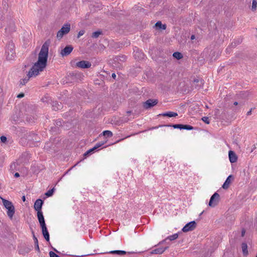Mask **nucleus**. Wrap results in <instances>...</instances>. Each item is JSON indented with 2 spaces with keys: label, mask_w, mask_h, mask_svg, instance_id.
Instances as JSON below:
<instances>
[{
  "label": "nucleus",
  "mask_w": 257,
  "mask_h": 257,
  "mask_svg": "<svg viewBox=\"0 0 257 257\" xmlns=\"http://www.w3.org/2000/svg\"><path fill=\"white\" fill-rule=\"evenodd\" d=\"M91 64L87 61L82 60L76 63V66L80 68H88L90 67Z\"/></svg>",
  "instance_id": "obj_9"
},
{
  "label": "nucleus",
  "mask_w": 257,
  "mask_h": 257,
  "mask_svg": "<svg viewBox=\"0 0 257 257\" xmlns=\"http://www.w3.org/2000/svg\"><path fill=\"white\" fill-rule=\"evenodd\" d=\"M123 139H121V140H123ZM120 141H121V140H119L118 142H119Z\"/></svg>",
  "instance_id": "obj_51"
},
{
  "label": "nucleus",
  "mask_w": 257,
  "mask_h": 257,
  "mask_svg": "<svg viewBox=\"0 0 257 257\" xmlns=\"http://www.w3.org/2000/svg\"><path fill=\"white\" fill-rule=\"evenodd\" d=\"M104 136H107V137H111L113 135L112 133L110 131H104L103 132Z\"/></svg>",
  "instance_id": "obj_31"
},
{
  "label": "nucleus",
  "mask_w": 257,
  "mask_h": 257,
  "mask_svg": "<svg viewBox=\"0 0 257 257\" xmlns=\"http://www.w3.org/2000/svg\"><path fill=\"white\" fill-rule=\"evenodd\" d=\"M160 115L163 116H168V117H175L178 115L177 113L172 112V111H168L165 113H163L162 114H161Z\"/></svg>",
  "instance_id": "obj_21"
},
{
  "label": "nucleus",
  "mask_w": 257,
  "mask_h": 257,
  "mask_svg": "<svg viewBox=\"0 0 257 257\" xmlns=\"http://www.w3.org/2000/svg\"><path fill=\"white\" fill-rule=\"evenodd\" d=\"M80 74L74 73H70L67 76V80L70 82H75L78 80Z\"/></svg>",
  "instance_id": "obj_11"
},
{
  "label": "nucleus",
  "mask_w": 257,
  "mask_h": 257,
  "mask_svg": "<svg viewBox=\"0 0 257 257\" xmlns=\"http://www.w3.org/2000/svg\"><path fill=\"white\" fill-rule=\"evenodd\" d=\"M195 38V35H193L191 36V40H194V39Z\"/></svg>",
  "instance_id": "obj_46"
},
{
  "label": "nucleus",
  "mask_w": 257,
  "mask_h": 257,
  "mask_svg": "<svg viewBox=\"0 0 257 257\" xmlns=\"http://www.w3.org/2000/svg\"><path fill=\"white\" fill-rule=\"evenodd\" d=\"M23 97H24V94L23 93H21L17 95V97L19 98H21Z\"/></svg>",
  "instance_id": "obj_39"
},
{
  "label": "nucleus",
  "mask_w": 257,
  "mask_h": 257,
  "mask_svg": "<svg viewBox=\"0 0 257 257\" xmlns=\"http://www.w3.org/2000/svg\"><path fill=\"white\" fill-rule=\"evenodd\" d=\"M163 125H159L158 126H156L154 127V128H157L159 127L163 126ZM165 126H171L174 127V128H179L180 130L184 129L187 130H192L193 129V127L190 125H184L181 124H169V125H164Z\"/></svg>",
  "instance_id": "obj_4"
},
{
  "label": "nucleus",
  "mask_w": 257,
  "mask_h": 257,
  "mask_svg": "<svg viewBox=\"0 0 257 257\" xmlns=\"http://www.w3.org/2000/svg\"><path fill=\"white\" fill-rule=\"evenodd\" d=\"M202 120L207 124H209L210 123L209 118L208 117H206V116L203 117L202 118Z\"/></svg>",
  "instance_id": "obj_36"
},
{
  "label": "nucleus",
  "mask_w": 257,
  "mask_h": 257,
  "mask_svg": "<svg viewBox=\"0 0 257 257\" xmlns=\"http://www.w3.org/2000/svg\"><path fill=\"white\" fill-rule=\"evenodd\" d=\"M95 150L94 149V148H92V149H89V150H88L87 151H86L84 154V156L85 157H86V156H88L89 155V154L91 153L92 152H93L94 151H95Z\"/></svg>",
  "instance_id": "obj_35"
},
{
  "label": "nucleus",
  "mask_w": 257,
  "mask_h": 257,
  "mask_svg": "<svg viewBox=\"0 0 257 257\" xmlns=\"http://www.w3.org/2000/svg\"><path fill=\"white\" fill-rule=\"evenodd\" d=\"M203 80L199 78H194L192 82L191 86L195 89L199 90L203 85Z\"/></svg>",
  "instance_id": "obj_6"
},
{
  "label": "nucleus",
  "mask_w": 257,
  "mask_h": 257,
  "mask_svg": "<svg viewBox=\"0 0 257 257\" xmlns=\"http://www.w3.org/2000/svg\"><path fill=\"white\" fill-rule=\"evenodd\" d=\"M67 33L64 32V31H63L62 30H60L58 32H57V37L58 39H61L63 36L65 34H67Z\"/></svg>",
  "instance_id": "obj_27"
},
{
  "label": "nucleus",
  "mask_w": 257,
  "mask_h": 257,
  "mask_svg": "<svg viewBox=\"0 0 257 257\" xmlns=\"http://www.w3.org/2000/svg\"><path fill=\"white\" fill-rule=\"evenodd\" d=\"M256 31H257V29H256Z\"/></svg>",
  "instance_id": "obj_54"
},
{
  "label": "nucleus",
  "mask_w": 257,
  "mask_h": 257,
  "mask_svg": "<svg viewBox=\"0 0 257 257\" xmlns=\"http://www.w3.org/2000/svg\"><path fill=\"white\" fill-rule=\"evenodd\" d=\"M54 250H55V251H56V252H58V251H57L56 249H54Z\"/></svg>",
  "instance_id": "obj_52"
},
{
  "label": "nucleus",
  "mask_w": 257,
  "mask_h": 257,
  "mask_svg": "<svg viewBox=\"0 0 257 257\" xmlns=\"http://www.w3.org/2000/svg\"><path fill=\"white\" fill-rule=\"evenodd\" d=\"M203 212H202L200 213V215H202V214H203Z\"/></svg>",
  "instance_id": "obj_50"
},
{
  "label": "nucleus",
  "mask_w": 257,
  "mask_h": 257,
  "mask_svg": "<svg viewBox=\"0 0 257 257\" xmlns=\"http://www.w3.org/2000/svg\"><path fill=\"white\" fill-rule=\"evenodd\" d=\"M1 140L2 142L5 143L7 141V138L5 136H3L1 137Z\"/></svg>",
  "instance_id": "obj_37"
},
{
  "label": "nucleus",
  "mask_w": 257,
  "mask_h": 257,
  "mask_svg": "<svg viewBox=\"0 0 257 257\" xmlns=\"http://www.w3.org/2000/svg\"><path fill=\"white\" fill-rule=\"evenodd\" d=\"M158 101L157 99H149L145 102H144L143 107L146 109H149L156 105L158 103Z\"/></svg>",
  "instance_id": "obj_8"
},
{
  "label": "nucleus",
  "mask_w": 257,
  "mask_h": 257,
  "mask_svg": "<svg viewBox=\"0 0 257 257\" xmlns=\"http://www.w3.org/2000/svg\"><path fill=\"white\" fill-rule=\"evenodd\" d=\"M245 233V229L244 228H242L241 230V236L243 237L244 236Z\"/></svg>",
  "instance_id": "obj_41"
},
{
  "label": "nucleus",
  "mask_w": 257,
  "mask_h": 257,
  "mask_svg": "<svg viewBox=\"0 0 257 257\" xmlns=\"http://www.w3.org/2000/svg\"><path fill=\"white\" fill-rule=\"evenodd\" d=\"M4 206L8 210L7 215L10 219H12L15 212V207L12 202L2 198Z\"/></svg>",
  "instance_id": "obj_2"
},
{
  "label": "nucleus",
  "mask_w": 257,
  "mask_h": 257,
  "mask_svg": "<svg viewBox=\"0 0 257 257\" xmlns=\"http://www.w3.org/2000/svg\"><path fill=\"white\" fill-rule=\"evenodd\" d=\"M43 204V201L41 199L36 200L34 204V208L37 211V212H42V207Z\"/></svg>",
  "instance_id": "obj_12"
},
{
  "label": "nucleus",
  "mask_w": 257,
  "mask_h": 257,
  "mask_svg": "<svg viewBox=\"0 0 257 257\" xmlns=\"http://www.w3.org/2000/svg\"><path fill=\"white\" fill-rule=\"evenodd\" d=\"M155 26L159 29L165 30L166 29V25H163L161 21L157 22L155 24Z\"/></svg>",
  "instance_id": "obj_24"
},
{
  "label": "nucleus",
  "mask_w": 257,
  "mask_h": 257,
  "mask_svg": "<svg viewBox=\"0 0 257 257\" xmlns=\"http://www.w3.org/2000/svg\"><path fill=\"white\" fill-rule=\"evenodd\" d=\"M6 53L7 54V59L12 60L14 58L15 51L14 43L12 41H10L6 46Z\"/></svg>",
  "instance_id": "obj_3"
},
{
  "label": "nucleus",
  "mask_w": 257,
  "mask_h": 257,
  "mask_svg": "<svg viewBox=\"0 0 257 257\" xmlns=\"http://www.w3.org/2000/svg\"><path fill=\"white\" fill-rule=\"evenodd\" d=\"M252 110V108H251L247 112V115H249L251 114V111Z\"/></svg>",
  "instance_id": "obj_42"
},
{
  "label": "nucleus",
  "mask_w": 257,
  "mask_h": 257,
  "mask_svg": "<svg viewBox=\"0 0 257 257\" xmlns=\"http://www.w3.org/2000/svg\"><path fill=\"white\" fill-rule=\"evenodd\" d=\"M126 60V56L125 55H118L116 56L114 59L113 61L115 63H117L120 64L121 62H125Z\"/></svg>",
  "instance_id": "obj_13"
},
{
  "label": "nucleus",
  "mask_w": 257,
  "mask_h": 257,
  "mask_svg": "<svg viewBox=\"0 0 257 257\" xmlns=\"http://www.w3.org/2000/svg\"><path fill=\"white\" fill-rule=\"evenodd\" d=\"M61 30H62L64 32L68 34L70 30V24L69 23L64 24L61 28Z\"/></svg>",
  "instance_id": "obj_22"
},
{
  "label": "nucleus",
  "mask_w": 257,
  "mask_h": 257,
  "mask_svg": "<svg viewBox=\"0 0 257 257\" xmlns=\"http://www.w3.org/2000/svg\"><path fill=\"white\" fill-rule=\"evenodd\" d=\"M101 34H102V32L100 31H98L93 32L92 34L91 37L93 38H97Z\"/></svg>",
  "instance_id": "obj_29"
},
{
  "label": "nucleus",
  "mask_w": 257,
  "mask_h": 257,
  "mask_svg": "<svg viewBox=\"0 0 257 257\" xmlns=\"http://www.w3.org/2000/svg\"><path fill=\"white\" fill-rule=\"evenodd\" d=\"M228 156H229V161L231 163H233L237 161V156L236 155L235 153L234 152H233L232 151H230L228 153Z\"/></svg>",
  "instance_id": "obj_15"
},
{
  "label": "nucleus",
  "mask_w": 257,
  "mask_h": 257,
  "mask_svg": "<svg viewBox=\"0 0 257 257\" xmlns=\"http://www.w3.org/2000/svg\"><path fill=\"white\" fill-rule=\"evenodd\" d=\"M127 113H131V111H127Z\"/></svg>",
  "instance_id": "obj_49"
},
{
  "label": "nucleus",
  "mask_w": 257,
  "mask_h": 257,
  "mask_svg": "<svg viewBox=\"0 0 257 257\" xmlns=\"http://www.w3.org/2000/svg\"><path fill=\"white\" fill-rule=\"evenodd\" d=\"M237 104H238V103L237 102H234V105H237Z\"/></svg>",
  "instance_id": "obj_48"
},
{
  "label": "nucleus",
  "mask_w": 257,
  "mask_h": 257,
  "mask_svg": "<svg viewBox=\"0 0 257 257\" xmlns=\"http://www.w3.org/2000/svg\"><path fill=\"white\" fill-rule=\"evenodd\" d=\"M84 34V31H83V30L80 31L78 32L77 37L79 38L80 36H82Z\"/></svg>",
  "instance_id": "obj_38"
},
{
  "label": "nucleus",
  "mask_w": 257,
  "mask_h": 257,
  "mask_svg": "<svg viewBox=\"0 0 257 257\" xmlns=\"http://www.w3.org/2000/svg\"><path fill=\"white\" fill-rule=\"evenodd\" d=\"M255 257H257V254L256 255V256Z\"/></svg>",
  "instance_id": "obj_53"
},
{
  "label": "nucleus",
  "mask_w": 257,
  "mask_h": 257,
  "mask_svg": "<svg viewBox=\"0 0 257 257\" xmlns=\"http://www.w3.org/2000/svg\"><path fill=\"white\" fill-rule=\"evenodd\" d=\"M197 224L195 221H192L187 223L182 228V230L184 232H186L194 230L196 227Z\"/></svg>",
  "instance_id": "obj_7"
},
{
  "label": "nucleus",
  "mask_w": 257,
  "mask_h": 257,
  "mask_svg": "<svg viewBox=\"0 0 257 257\" xmlns=\"http://www.w3.org/2000/svg\"><path fill=\"white\" fill-rule=\"evenodd\" d=\"M31 250V248L30 247H27L26 252H29Z\"/></svg>",
  "instance_id": "obj_44"
},
{
  "label": "nucleus",
  "mask_w": 257,
  "mask_h": 257,
  "mask_svg": "<svg viewBox=\"0 0 257 257\" xmlns=\"http://www.w3.org/2000/svg\"><path fill=\"white\" fill-rule=\"evenodd\" d=\"M111 254H117L118 255H123L126 253V251L124 250H112L109 252Z\"/></svg>",
  "instance_id": "obj_26"
},
{
  "label": "nucleus",
  "mask_w": 257,
  "mask_h": 257,
  "mask_svg": "<svg viewBox=\"0 0 257 257\" xmlns=\"http://www.w3.org/2000/svg\"><path fill=\"white\" fill-rule=\"evenodd\" d=\"M32 233L33 234V238L34 241V244L35 246V249L36 250H37L38 252L40 251V248L39 246V243H38V240L37 238V237L35 236L34 231L32 230Z\"/></svg>",
  "instance_id": "obj_19"
},
{
  "label": "nucleus",
  "mask_w": 257,
  "mask_h": 257,
  "mask_svg": "<svg viewBox=\"0 0 257 257\" xmlns=\"http://www.w3.org/2000/svg\"><path fill=\"white\" fill-rule=\"evenodd\" d=\"M14 176H15V177H19L20 176V174H19V173H17H17H16L15 174Z\"/></svg>",
  "instance_id": "obj_43"
},
{
  "label": "nucleus",
  "mask_w": 257,
  "mask_h": 257,
  "mask_svg": "<svg viewBox=\"0 0 257 257\" xmlns=\"http://www.w3.org/2000/svg\"><path fill=\"white\" fill-rule=\"evenodd\" d=\"M173 56L178 60H180L183 58V55L179 52H174L173 54Z\"/></svg>",
  "instance_id": "obj_25"
},
{
  "label": "nucleus",
  "mask_w": 257,
  "mask_h": 257,
  "mask_svg": "<svg viewBox=\"0 0 257 257\" xmlns=\"http://www.w3.org/2000/svg\"><path fill=\"white\" fill-rule=\"evenodd\" d=\"M105 142H99L98 143H97L95 146L94 147H93L94 149L96 150V149H97L98 148H99V147H101L102 145H103L104 144Z\"/></svg>",
  "instance_id": "obj_33"
},
{
  "label": "nucleus",
  "mask_w": 257,
  "mask_h": 257,
  "mask_svg": "<svg viewBox=\"0 0 257 257\" xmlns=\"http://www.w3.org/2000/svg\"><path fill=\"white\" fill-rule=\"evenodd\" d=\"M41 228H42V233H43V235L45 239L48 241H49V239H50L49 233L47 230L46 225H45L44 226H41Z\"/></svg>",
  "instance_id": "obj_16"
},
{
  "label": "nucleus",
  "mask_w": 257,
  "mask_h": 257,
  "mask_svg": "<svg viewBox=\"0 0 257 257\" xmlns=\"http://www.w3.org/2000/svg\"><path fill=\"white\" fill-rule=\"evenodd\" d=\"M73 50V47L72 45H67L61 50L60 54L63 57L69 55Z\"/></svg>",
  "instance_id": "obj_10"
},
{
  "label": "nucleus",
  "mask_w": 257,
  "mask_h": 257,
  "mask_svg": "<svg viewBox=\"0 0 257 257\" xmlns=\"http://www.w3.org/2000/svg\"><path fill=\"white\" fill-rule=\"evenodd\" d=\"M219 194L217 192L214 193V194L210 198L208 205L210 207H214L218 204L219 201Z\"/></svg>",
  "instance_id": "obj_5"
},
{
  "label": "nucleus",
  "mask_w": 257,
  "mask_h": 257,
  "mask_svg": "<svg viewBox=\"0 0 257 257\" xmlns=\"http://www.w3.org/2000/svg\"><path fill=\"white\" fill-rule=\"evenodd\" d=\"M230 178H232V179H233V177L232 175H229L227 178L225 182L224 183V184H223V185L222 186L223 189H226L229 187V185L231 183Z\"/></svg>",
  "instance_id": "obj_18"
},
{
  "label": "nucleus",
  "mask_w": 257,
  "mask_h": 257,
  "mask_svg": "<svg viewBox=\"0 0 257 257\" xmlns=\"http://www.w3.org/2000/svg\"><path fill=\"white\" fill-rule=\"evenodd\" d=\"M112 77L113 78H114V79H115V77H116V75H115V73H112Z\"/></svg>",
  "instance_id": "obj_45"
},
{
  "label": "nucleus",
  "mask_w": 257,
  "mask_h": 257,
  "mask_svg": "<svg viewBox=\"0 0 257 257\" xmlns=\"http://www.w3.org/2000/svg\"><path fill=\"white\" fill-rule=\"evenodd\" d=\"M134 57L136 59L140 60L143 59L145 57L144 54L139 51H134Z\"/></svg>",
  "instance_id": "obj_17"
},
{
  "label": "nucleus",
  "mask_w": 257,
  "mask_h": 257,
  "mask_svg": "<svg viewBox=\"0 0 257 257\" xmlns=\"http://www.w3.org/2000/svg\"><path fill=\"white\" fill-rule=\"evenodd\" d=\"M50 41L47 40L42 45L41 50L38 54V60L29 71L27 76L20 81V85H24L27 83L30 78L33 76L38 75L40 72L42 71L47 65L48 57L49 47Z\"/></svg>",
  "instance_id": "obj_1"
},
{
  "label": "nucleus",
  "mask_w": 257,
  "mask_h": 257,
  "mask_svg": "<svg viewBox=\"0 0 257 257\" xmlns=\"http://www.w3.org/2000/svg\"><path fill=\"white\" fill-rule=\"evenodd\" d=\"M257 6V2L256 0H253L252 3V6H251V9L252 11H254L256 10Z\"/></svg>",
  "instance_id": "obj_34"
},
{
  "label": "nucleus",
  "mask_w": 257,
  "mask_h": 257,
  "mask_svg": "<svg viewBox=\"0 0 257 257\" xmlns=\"http://www.w3.org/2000/svg\"><path fill=\"white\" fill-rule=\"evenodd\" d=\"M178 237V233H175L172 235L168 236L166 238V239H169L170 240L172 241V240H174L177 239Z\"/></svg>",
  "instance_id": "obj_30"
},
{
  "label": "nucleus",
  "mask_w": 257,
  "mask_h": 257,
  "mask_svg": "<svg viewBox=\"0 0 257 257\" xmlns=\"http://www.w3.org/2000/svg\"><path fill=\"white\" fill-rule=\"evenodd\" d=\"M22 200L25 202L26 201V198H25V196H23L22 198Z\"/></svg>",
  "instance_id": "obj_47"
},
{
  "label": "nucleus",
  "mask_w": 257,
  "mask_h": 257,
  "mask_svg": "<svg viewBox=\"0 0 257 257\" xmlns=\"http://www.w3.org/2000/svg\"><path fill=\"white\" fill-rule=\"evenodd\" d=\"M37 217L41 227L46 225L42 212H37Z\"/></svg>",
  "instance_id": "obj_14"
},
{
  "label": "nucleus",
  "mask_w": 257,
  "mask_h": 257,
  "mask_svg": "<svg viewBox=\"0 0 257 257\" xmlns=\"http://www.w3.org/2000/svg\"><path fill=\"white\" fill-rule=\"evenodd\" d=\"M53 109L55 110H57L61 107V104H59L57 102H53L52 105Z\"/></svg>",
  "instance_id": "obj_28"
},
{
  "label": "nucleus",
  "mask_w": 257,
  "mask_h": 257,
  "mask_svg": "<svg viewBox=\"0 0 257 257\" xmlns=\"http://www.w3.org/2000/svg\"><path fill=\"white\" fill-rule=\"evenodd\" d=\"M168 248V247H159L153 249L151 253H155V254H162L164 252V251Z\"/></svg>",
  "instance_id": "obj_20"
},
{
  "label": "nucleus",
  "mask_w": 257,
  "mask_h": 257,
  "mask_svg": "<svg viewBox=\"0 0 257 257\" xmlns=\"http://www.w3.org/2000/svg\"><path fill=\"white\" fill-rule=\"evenodd\" d=\"M55 190V188H53L52 189L49 190V191H48L46 193H45V195L48 196V197H50L51 196L53 193H54V191Z\"/></svg>",
  "instance_id": "obj_32"
},
{
  "label": "nucleus",
  "mask_w": 257,
  "mask_h": 257,
  "mask_svg": "<svg viewBox=\"0 0 257 257\" xmlns=\"http://www.w3.org/2000/svg\"><path fill=\"white\" fill-rule=\"evenodd\" d=\"M56 125H58V126H61V125H62V121L61 120H57L56 122Z\"/></svg>",
  "instance_id": "obj_40"
},
{
  "label": "nucleus",
  "mask_w": 257,
  "mask_h": 257,
  "mask_svg": "<svg viewBox=\"0 0 257 257\" xmlns=\"http://www.w3.org/2000/svg\"><path fill=\"white\" fill-rule=\"evenodd\" d=\"M242 250L244 255L248 254L247 245L246 243H242L241 244Z\"/></svg>",
  "instance_id": "obj_23"
}]
</instances>
